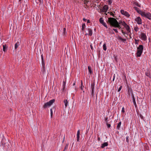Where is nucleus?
<instances>
[{"label": "nucleus", "instance_id": "f257e3e1", "mask_svg": "<svg viewBox=\"0 0 151 151\" xmlns=\"http://www.w3.org/2000/svg\"><path fill=\"white\" fill-rule=\"evenodd\" d=\"M108 22L111 26L114 27L120 28V26L116 20L114 18H109L108 19Z\"/></svg>", "mask_w": 151, "mask_h": 151}, {"label": "nucleus", "instance_id": "f03ea898", "mask_svg": "<svg viewBox=\"0 0 151 151\" xmlns=\"http://www.w3.org/2000/svg\"><path fill=\"white\" fill-rule=\"evenodd\" d=\"M143 47L142 45H140L137 48V51L136 53L137 56L140 57L142 52Z\"/></svg>", "mask_w": 151, "mask_h": 151}, {"label": "nucleus", "instance_id": "7ed1b4c3", "mask_svg": "<svg viewBox=\"0 0 151 151\" xmlns=\"http://www.w3.org/2000/svg\"><path fill=\"white\" fill-rule=\"evenodd\" d=\"M141 14L143 17H146L150 20L151 19V14L149 12H142Z\"/></svg>", "mask_w": 151, "mask_h": 151}, {"label": "nucleus", "instance_id": "20e7f679", "mask_svg": "<svg viewBox=\"0 0 151 151\" xmlns=\"http://www.w3.org/2000/svg\"><path fill=\"white\" fill-rule=\"evenodd\" d=\"M55 100L54 99H53L50 100L49 102L45 103L43 106L44 108H46L49 107L51 106L55 102Z\"/></svg>", "mask_w": 151, "mask_h": 151}, {"label": "nucleus", "instance_id": "39448f33", "mask_svg": "<svg viewBox=\"0 0 151 151\" xmlns=\"http://www.w3.org/2000/svg\"><path fill=\"white\" fill-rule=\"evenodd\" d=\"M122 24L125 28L128 33H129L130 32V28L128 25L124 22H122Z\"/></svg>", "mask_w": 151, "mask_h": 151}, {"label": "nucleus", "instance_id": "423d86ee", "mask_svg": "<svg viewBox=\"0 0 151 151\" xmlns=\"http://www.w3.org/2000/svg\"><path fill=\"white\" fill-rule=\"evenodd\" d=\"M120 12L122 14L127 17H129L130 16V15L129 13L126 11H124L123 10H120Z\"/></svg>", "mask_w": 151, "mask_h": 151}, {"label": "nucleus", "instance_id": "0eeeda50", "mask_svg": "<svg viewBox=\"0 0 151 151\" xmlns=\"http://www.w3.org/2000/svg\"><path fill=\"white\" fill-rule=\"evenodd\" d=\"M135 21L138 24H142V20L139 17L136 18L135 19Z\"/></svg>", "mask_w": 151, "mask_h": 151}, {"label": "nucleus", "instance_id": "6e6552de", "mask_svg": "<svg viewBox=\"0 0 151 151\" xmlns=\"http://www.w3.org/2000/svg\"><path fill=\"white\" fill-rule=\"evenodd\" d=\"M109 7L107 5H105L101 9V11L103 12H106L108 9Z\"/></svg>", "mask_w": 151, "mask_h": 151}, {"label": "nucleus", "instance_id": "1a4fd4ad", "mask_svg": "<svg viewBox=\"0 0 151 151\" xmlns=\"http://www.w3.org/2000/svg\"><path fill=\"white\" fill-rule=\"evenodd\" d=\"M141 39L145 41L147 40V36L144 33H142L140 35Z\"/></svg>", "mask_w": 151, "mask_h": 151}, {"label": "nucleus", "instance_id": "9d476101", "mask_svg": "<svg viewBox=\"0 0 151 151\" xmlns=\"http://www.w3.org/2000/svg\"><path fill=\"white\" fill-rule=\"evenodd\" d=\"M99 22L101 24H102L103 25H104L105 27L106 28H107V26L106 25V23L104 22L102 17L100 18L99 19Z\"/></svg>", "mask_w": 151, "mask_h": 151}, {"label": "nucleus", "instance_id": "9b49d317", "mask_svg": "<svg viewBox=\"0 0 151 151\" xmlns=\"http://www.w3.org/2000/svg\"><path fill=\"white\" fill-rule=\"evenodd\" d=\"M94 83H93L91 84V92L92 94H93L94 92Z\"/></svg>", "mask_w": 151, "mask_h": 151}, {"label": "nucleus", "instance_id": "f8f14e48", "mask_svg": "<svg viewBox=\"0 0 151 151\" xmlns=\"http://www.w3.org/2000/svg\"><path fill=\"white\" fill-rule=\"evenodd\" d=\"M80 134V130H78V131H77V141H79V140Z\"/></svg>", "mask_w": 151, "mask_h": 151}, {"label": "nucleus", "instance_id": "ddd939ff", "mask_svg": "<svg viewBox=\"0 0 151 151\" xmlns=\"http://www.w3.org/2000/svg\"><path fill=\"white\" fill-rule=\"evenodd\" d=\"M108 145V143L107 142H105L101 145V147L102 148H104L105 147L107 146Z\"/></svg>", "mask_w": 151, "mask_h": 151}, {"label": "nucleus", "instance_id": "4468645a", "mask_svg": "<svg viewBox=\"0 0 151 151\" xmlns=\"http://www.w3.org/2000/svg\"><path fill=\"white\" fill-rule=\"evenodd\" d=\"M88 34H87L88 35H89V36H91L92 35V30L91 29H88Z\"/></svg>", "mask_w": 151, "mask_h": 151}, {"label": "nucleus", "instance_id": "2eb2a0df", "mask_svg": "<svg viewBox=\"0 0 151 151\" xmlns=\"http://www.w3.org/2000/svg\"><path fill=\"white\" fill-rule=\"evenodd\" d=\"M64 102L65 104V108L67 107L68 104V102L67 100V99L64 100Z\"/></svg>", "mask_w": 151, "mask_h": 151}, {"label": "nucleus", "instance_id": "dca6fc26", "mask_svg": "<svg viewBox=\"0 0 151 151\" xmlns=\"http://www.w3.org/2000/svg\"><path fill=\"white\" fill-rule=\"evenodd\" d=\"M37 4H39L40 5L43 4V1L42 0H36Z\"/></svg>", "mask_w": 151, "mask_h": 151}, {"label": "nucleus", "instance_id": "f3484780", "mask_svg": "<svg viewBox=\"0 0 151 151\" xmlns=\"http://www.w3.org/2000/svg\"><path fill=\"white\" fill-rule=\"evenodd\" d=\"M121 122H120L118 124V125L116 127V129H119L121 127Z\"/></svg>", "mask_w": 151, "mask_h": 151}, {"label": "nucleus", "instance_id": "a211bd4d", "mask_svg": "<svg viewBox=\"0 0 151 151\" xmlns=\"http://www.w3.org/2000/svg\"><path fill=\"white\" fill-rule=\"evenodd\" d=\"M19 43H17L15 44L14 45V48L15 49H16L17 47H18V46L19 45Z\"/></svg>", "mask_w": 151, "mask_h": 151}, {"label": "nucleus", "instance_id": "6ab92c4d", "mask_svg": "<svg viewBox=\"0 0 151 151\" xmlns=\"http://www.w3.org/2000/svg\"><path fill=\"white\" fill-rule=\"evenodd\" d=\"M66 83L65 81H63V85L62 86L63 87V90H64L65 89V88Z\"/></svg>", "mask_w": 151, "mask_h": 151}, {"label": "nucleus", "instance_id": "aec40b11", "mask_svg": "<svg viewBox=\"0 0 151 151\" xmlns=\"http://www.w3.org/2000/svg\"><path fill=\"white\" fill-rule=\"evenodd\" d=\"M88 71H89V73L90 74H91L92 73V71L91 70V67L90 66H88Z\"/></svg>", "mask_w": 151, "mask_h": 151}, {"label": "nucleus", "instance_id": "412c9836", "mask_svg": "<svg viewBox=\"0 0 151 151\" xmlns=\"http://www.w3.org/2000/svg\"><path fill=\"white\" fill-rule=\"evenodd\" d=\"M66 34L67 32H66V29L64 28L63 29V35L65 36L66 35Z\"/></svg>", "mask_w": 151, "mask_h": 151}, {"label": "nucleus", "instance_id": "4be33fe9", "mask_svg": "<svg viewBox=\"0 0 151 151\" xmlns=\"http://www.w3.org/2000/svg\"><path fill=\"white\" fill-rule=\"evenodd\" d=\"M85 27H86V25H85V24L83 23V24H82V30L83 31H84V30L85 28Z\"/></svg>", "mask_w": 151, "mask_h": 151}, {"label": "nucleus", "instance_id": "5701e85b", "mask_svg": "<svg viewBox=\"0 0 151 151\" xmlns=\"http://www.w3.org/2000/svg\"><path fill=\"white\" fill-rule=\"evenodd\" d=\"M103 49L105 51H106V50L107 48L106 44L105 43H104L103 45Z\"/></svg>", "mask_w": 151, "mask_h": 151}, {"label": "nucleus", "instance_id": "b1692460", "mask_svg": "<svg viewBox=\"0 0 151 151\" xmlns=\"http://www.w3.org/2000/svg\"><path fill=\"white\" fill-rule=\"evenodd\" d=\"M69 145V143H67L66 145H65L64 150H63V151H64L65 150H67L68 148V147Z\"/></svg>", "mask_w": 151, "mask_h": 151}, {"label": "nucleus", "instance_id": "393cba45", "mask_svg": "<svg viewBox=\"0 0 151 151\" xmlns=\"http://www.w3.org/2000/svg\"><path fill=\"white\" fill-rule=\"evenodd\" d=\"M3 50L4 52H5V51L6 49V45H3Z\"/></svg>", "mask_w": 151, "mask_h": 151}, {"label": "nucleus", "instance_id": "a878e982", "mask_svg": "<svg viewBox=\"0 0 151 151\" xmlns=\"http://www.w3.org/2000/svg\"><path fill=\"white\" fill-rule=\"evenodd\" d=\"M46 70H45V67L44 66V67H43V69L42 71V72L43 73V74H45V72Z\"/></svg>", "mask_w": 151, "mask_h": 151}, {"label": "nucleus", "instance_id": "bb28decb", "mask_svg": "<svg viewBox=\"0 0 151 151\" xmlns=\"http://www.w3.org/2000/svg\"><path fill=\"white\" fill-rule=\"evenodd\" d=\"M139 28L137 27H134V29L136 32H137L139 30Z\"/></svg>", "mask_w": 151, "mask_h": 151}, {"label": "nucleus", "instance_id": "cd10ccee", "mask_svg": "<svg viewBox=\"0 0 151 151\" xmlns=\"http://www.w3.org/2000/svg\"><path fill=\"white\" fill-rule=\"evenodd\" d=\"M81 85L80 88L83 91V88L84 87V86L83 85V82H82V81H81Z\"/></svg>", "mask_w": 151, "mask_h": 151}, {"label": "nucleus", "instance_id": "c85d7f7f", "mask_svg": "<svg viewBox=\"0 0 151 151\" xmlns=\"http://www.w3.org/2000/svg\"><path fill=\"white\" fill-rule=\"evenodd\" d=\"M42 65H43V67H44H44H45V63L43 61V57L42 56Z\"/></svg>", "mask_w": 151, "mask_h": 151}, {"label": "nucleus", "instance_id": "c756f323", "mask_svg": "<svg viewBox=\"0 0 151 151\" xmlns=\"http://www.w3.org/2000/svg\"><path fill=\"white\" fill-rule=\"evenodd\" d=\"M107 1L108 2L109 4V5L111 4L112 3V2L111 0H108Z\"/></svg>", "mask_w": 151, "mask_h": 151}, {"label": "nucleus", "instance_id": "7c9ffc66", "mask_svg": "<svg viewBox=\"0 0 151 151\" xmlns=\"http://www.w3.org/2000/svg\"><path fill=\"white\" fill-rule=\"evenodd\" d=\"M133 102L135 106V107H136L137 106V104H136V101H135V100L134 99L133 100Z\"/></svg>", "mask_w": 151, "mask_h": 151}, {"label": "nucleus", "instance_id": "2f4dec72", "mask_svg": "<svg viewBox=\"0 0 151 151\" xmlns=\"http://www.w3.org/2000/svg\"><path fill=\"white\" fill-rule=\"evenodd\" d=\"M119 38L120 40H121L122 41H124L126 40L125 39H123L121 37H119Z\"/></svg>", "mask_w": 151, "mask_h": 151}, {"label": "nucleus", "instance_id": "473e14b6", "mask_svg": "<svg viewBox=\"0 0 151 151\" xmlns=\"http://www.w3.org/2000/svg\"><path fill=\"white\" fill-rule=\"evenodd\" d=\"M122 86H121L118 89V92H119L120 91V90H121V89L122 88Z\"/></svg>", "mask_w": 151, "mask_h": 151}, {"label": "nucleus", "instance_id": "72a5a7b5", "mask_svg": "<svg viewBox=\"0 0 151 151\" xmlns=\"http://www.w3.org/2000/svg\"><path fill=\"white\" fill-rule=\"evenodd\" d=\"M122 112H123V113H124L125 111H124V107H123L122 108Z\"/></svg>", "mask_w": 151, "mask_h": 151}, {"label": "nucleus", "instance_id": "f704fd0d", "mask_svg": "<svg viewBox=\"0 0 151 151\" xmlns=\"http://www.w3.org/2000/svg\"><path fill=\"white\" fill-rule=\"evenodd\" d=\"M50 111H51V113H50V114H51V117H52V114H53V112H52V109H50Z\"/></svg>", "mask_w": 151, "mask_h": 151}, {"label": "nucleus", "instance_id": "c9c22d12", "mask_svg": "<svg viewBox=\"0 0 151 151\" xmlns=\"http://www.w3.org/2000/svg\"><path fill=\"white\" fill-rule=\"evenodd\" d=\"M106 124L108 128H109L110 127L111 125L110 124L107 123Z\"/></svg>", "mask_w": 151, "mask_h": 151}, {"label": "nucleus", "instance_id": "e433bc0d", "mask_svg": "<svg viewBox=\"0 0 151 151\" xmlns=\"http://www.w3.org/2000/svg\"><path fill=\"white\" fill-rule=\"evenodd\" d=\"M113 30H114L115 32L117 33L118 32V31H117V29H113Z\"/></svg>", "mask_w": 151, "mask_h": 151}, {"label": "nucleus", "instance_id": "4c0bfd02", "mask_svg": "<svg viewBox=\"0 0 151 151\" xmlns=\"http://www.w3.org/2000/svg\"><path fill=\"white\" fill-rule=\"evenodd\" d=\"M122 33L124 35H125V34H128V33H127H127H126V32H124L123 31V30H122Z\"/></svg>", "mask_w": 151, "mask_h": 151}, {"label": "nucleus", "instance_id": "58836bf2", "mask_svg": "<svg viewBox=\"0 0 151 151\" xmlns=\"http://www.w3.org/2000/svg\"><path fill=\"white\" fill-rule=\"evenodd\" d=\"M128 138H129V137H126V141H127L128 142H129Z\"/></svg>", "mask_w": 151, "mask_h": 151}, {"label": "nucleus", "instance_id": "ea45409f", "mask_svg": "<svg viewBox=\"0 0 151 151\" xmlns=\"http://www.w3.org/2000/svg\"><path fill=\"white\" fill-rule=\"evenodd\" d=\"M135 44H138V42H138V40H136V39H135Z\"/></svg>", "mask_w": 151, "mask_h": 151}, {"label": "nucleus", "instance_id": "a19ab883", "mask_svg": "<svg viewBox=\"0 0 151 151\" xmlns=\"http://www.w3.org/2000/svg\"><path fill=\"white\" fill-rule=\"evenodd\" d=\"M108 119V117H106L105 118V121L106 122H107Z\"/></svg>", "mask_w": 151, "mask_h": 151}, {"label": "nucleus", "instance_id": "79ce46f5", "mask_svg": "<svg viewBox=\"0 0 151 151\" xmlns=\"http://www.w3.org/2000/svg\"><path fill=\"white\" fill-rule=\"evenodd\" d=\"M83 20L85 22H86V21L87 20V19H86L85 18H83Z\"/></svg>", "mask_w": 151, "mask_h": 151}, {"label": "nucleus", "instance_id": "37998d69", "mask_svg": "<svg viewBox=\"0 0 151 151\" xmlns=\"http://www.w3.org/2000/svg\"><path fill=\"white\" fill-rule=\"evenodd\" d=\"M146 75L147 76H149V75H150V74L148 73H147V74L146 73Z\"/></svg>", "mask_w": 151, "mask_h": 151}, {"label": "nucleus", "instance_id": "c03bdc74", "mask_svg": "<svg viewBox=\"0 0 151 151\" xmlns=\"http://www.w3.org/2000/svg\"><path fill=\"white\" fill-rule=\"evenodd\" d=\"M87 23H90V20H89L88 19V20H87Z\"/></svg>", "mask_w": 151, "mask_h": 151}, {"label": "nucleus", "instance_id": "a18cd8bd", "mask_svg": "<svg viewBox=\"0 0 151 151\" xmlns=\"http://www.w3.org/2000/svg\"><path fill=\"white\" fill-rule=\"evenodd\" d=\"M110 14L111 15H113V13L112 12H110Z\"/></svg>", "mask_w": 151, "mask_h": 151}, {"label": "nucleus", "instance_id": "49530a36", "mask_svg": "<svg viewBox=\"0 0 151 151\" xmlns=\"http://www.w3.org/2000/svg\"><path fill=\"white\" fill-rule=\"evenodd\" d=\"M75 84H76V83H75V82H74L73 83V86H74V85H75Z\"/></svg>", "mask_w": 151, "mask_h": 151}, {"label": "nucleus", "instance_id": "de8ad7c7", "mask_svg": "<svg viewBox=\"0 0 151 151\" xmlns=\"http://www.w3.org/2000/svg\"><path fill=\"white\" fill-rule=\"evenodd\" d=\"M100 138L99 137L98 138V140L99 141H100Z\"/></svg>", "mask_w": 151, "mask_h": 151}, {"label": "nucleus", "instance_id": "09e8293b", "mask_svg": "<svg viewBox=\"0 0 151 151\" xmlns=\"http://www.w3.org/2000/svg\"><path fill=\"white\" fill-rule=\"evenodd\" d=\"M114 78H113V81H114Z\"/></svg>", "mask_w": 151, "mask_h": 151}, {"label": "nucleus", "instance_id": "8fccbe9b", "mask_svg": "<svg viewBox=\"0 0 151 151\" xmlns=\"http://www.w3.org/2000/svg\"><path fill=\"white\" fill-rule=\"evenodd\" d=\"M81 151H84V150H81Z\"/></svg>", "mask_w": 151, "mask_h": 151}, {"label": "nucleus", "instance_id": "3c124183", "mask_svg": "<svg viewBox=\"0 0 151 151\" xmlns=\"http://www.w3.org/2000/svg\"><path fill=\"white\" fill-rule=\"evenodd\" d=\"M129 36H130V38H132V37H131V36L130 35H129Z\"/></svg>", "mask_w": 151, "mask_h": 151}]
</instances>
